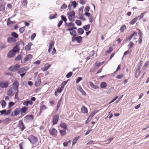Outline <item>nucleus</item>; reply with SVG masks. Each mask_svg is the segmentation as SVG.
Returning a JSON list of instances; mask_svg holds the SVG:
<instances>
[{"label": "nucleus", "mask_w": 149, "mask_h": 149, "mask_svg": "<svg viewBox=\"0 0 149 149\" xmlns=\"http://www.w3.org/2000/svg\"><path fill=\"white\" fill-rule=\"evenodd\" d=\"M59 119V116L57 114H55L53 118L52 123L53 125L56 124L58 121Z\"/></svg>", "instance_id": "nucleus-8"}, {"label": "nucleus", "mask_w": 149, "mask_h": 149, "mask_svg": "<svg viewBox=\"0 0 149 149\" xmlns=\"http://www.w3.org/2000/svg\"><path fill=\"white\" fill-rule=\"evenodd\" d=\"M60 126L64 129H65L67 128V125L64 123H61L60 125Z\"/></svg>", "instance_id": "nucleus-35"}, {"label": "nucleus", "mask_w": 149, "mask_h": 149, "mask_svg": "<svg viewBox=\"0 0 149 149\" xmlns=\"http://www.w3.org/2000/svg\"><path fill=\"white\" fill-rule=\"evenodd\" d=\"M134 45V43L132 42L131 41L128 45V47H129L128 49L130 50V49L133 47Z\"/></svg>", "instance_id": "nucleus-41"}, {"label": "nucleus", "mask_w": 149, "mask_h": 149, "mask_svg": "<svg viewBox=\"0 0 149 149\" xmlns=\"http://www.w3.org/2000/svg\"><path fill=\"white\" fill-rule=\"evenodd\" d=\"M8 21L7 22V25L8 26H11V24H14L15 23V21H12L10 20V18H8Z\"/></svg>", "instance_id": "nucleus-23"}, {"label": "nucleus", "mask_w": 149, "mask_h": 149, "mask_svg": "<svg viewBox=\"0 0 149 149\" xmlns=\"http://www.w3.org/2000/svg\"><path fill=\"white\" fill-rule=\"evenodd\" d=\"M28 139L32 144H35L38 142L37 138L33 135H31L28 138Z\"/></svg>", "instance_id": "nucleus-2"}, {"label": "nucleus", "mask_w": 149, "mask_h": 149, "mask_svg": "<svg viewBox=\"0 0 149 149\" xmlns=\"http://www.w3.org/2000/svg\"><path fill=\"white\" fill-rule=\"evenodd\" d=\"M138 20L136 17L132 19L130 22V24L131 25L134 24Z\"/></svg>", "instance_id": "nucleus-24"}, {"label": "nucleus", "mask_w": 149, "mask_h": 149, "mask_svg": "<svg viewBox=\"0 0 149 149\" xmlns=\"http://www.w3.org/2000/svg\"><path fill=\"white\" fill-rule=\"evenodd\" d=\"M49 133L51 135L56 137L57 135V131L54 128H53L51 131H49Z\"/></svg>", "instance_id": "nucleus-11"}, {"label": "nucleus", "mask_w": 149, "mask_h": 149, "mask_svg": "<svg viewBox=\"0 0 149 149\" xmlns=\"http://www.w3.org/2000/svg\"><path fill=\"white\" fill-rule=\"evenodd\" d=\"M27 4V0H24L22 2V7L26 8Z\"/></svg>", "instance_id": "nucleus-28"}, {"label": "nucleus", "mask_w": 149, "mask_h": 149, "mask_svg": "<svg viewBox=\"0 0 149 149\" xmlns=\"http://www.w3.org/2000/svg\"><path fill=\"white\" fill-rule=\"evenodd\" d=\"M16 54V53L12 50H10L8 53L7 56L9 58L14 57Z\"/></svg>", "instance_id": "nucleus-13"}, {"label": "nucleus", "mask_w": 149, "mask_h": 149, "mask_svg": "<svg viewBox=\"0 0 149 149\" xmlns=\"http://www.w3.org/2000/svg\"><path fill=\"white\" fill-rule=\"evenodd\" d=\"M104 63V61H102L101 62H99L97 64H95V67H98L99 66H100L103 65Z\"/></svg>", "instance_id": "nucleus-52"}, {"label": "nucleus", "mask_w": 149, "mask_h": 149, "mask_svg": "<svg viewBox=\"0 0 149 149\" xmlns=\"http://www.w3.org/2000/svg\"><path fill=\"white\" fill-rule=\"evenodd\" d=\"M28 109V108L26 107H24L20 109L21 113H25Z\"/></svg>", "instance_id": "nucleus-21"}, {"label": "nucleus", "mask_w": 149, "mask_h": 149, "mask_svg": "<svg viewBox=\"0 0 149 149\" xmlns=\"http://www.w3.org/2000/svg\"><path fill=\"white\" fill-rule=\"evenodd\" d=\"M77 32L79 35H81L84 33V31L82 29L79 28L77 29Z\"/></svg>", "instance_id": "nucleus-27"}, {"label": "nucleus", "mask_w": 149, "mask_h": 149, "mask_svg": "<svg viewBox=\"0 0 149 149\" xmlns=\"http://www.w3.org/2000/svg\"><path fill=\"white\" fill-rule=\"evenodd\" d=\"M81 112L84 114L88 113V111L87 108L85 106H83L81 108Z\"/></svg>", "instance_id": "nucleus-15"}, {"label": "nucleus", "mask_w": 149, "mask_h": 149, "mask_svg": "<svg viewBox=\"0 0 149 149\" xmlns=\"http://www.w3.org/2000/svg\"><path fill=\"white\" fill-rule=\"evenodd\" d=\"M141 73V71L140 70H136V74H135V77L136 78H138L139 77V74Z\"/></svg>", "instance_id": "nucleus-31"}, {"label": "nucleus", "mask_w": 149, "mask_h": 149, "mask_svg": "<svg viewBox=\"0 0 149 149\" xmlns=\"http://www.w3.org/2000/svg\"><path fill=\"white\" fill-rule=\"evenodd\" d=\"M67 6L64 3L61 6V9H65L66 8Z\"/></svg>", "instance_id": "nucleus-64"}, {"label": "nucleus", "mask_w": 149, "mask_h": 149, "mask_svg": "<svg viewBox=\"0 0 149 149\" xmlns=\"http://www.w3.org/2000/svg\"><path fill=\"white\" fill-rule=\"evenodd\" d=\"M18 127L20 130L22 131L25 129L24 125L23 122L21 120H19L18 122Z\"/></svg>", "instance_id": "nucleus-10"}, {"label": "nucleus", "mask_w": 149, "mask_h": 149, "mask_svg": "<svg viewBox=\"0 0 149 149\" xmlns=\"http://www.w3.org/2000/svg\"><path fill=\"white\" fill-rule=\"evenodd\" d=\"M14 105V103L13 102H10L9 103L8 105V107L9 108H10L12 106H13Z\"/></svg>", "instance_id": "nucleus-63"}, {"label": "nucleus", "mask_w": 149, "mask_h": 149, "mask_svg": "<svg viewBox=\"0 0 149 149\" xmlns=\"http://www.w3.org/2000/svg\"><path fill=\"white\" fill-rule=\"evenodd\" d=\"M90 24H88L87 25H86L83 26V28L86 31H88L90 28Z\"/></svg>", "instance_id": "nucleus-26"}, {"label": "nucleus", "mask_w": 149, "mask_h": 149, "mask_svg": "<svg viewBox=\"0 0 149 149\" xmlns=\"http://www.w3.org/2000/svg\"><path fill=\"white\" fill-rule=\"evenodd\" d=\"M68 82V81H63L61 84V87L62 88H64L65 86L66 85Z\"/></svg>", "instance_id": "nucleus-42"}, {"label": "nucleus", "mask_w": 149, "mask_h": 149, "mask_svg": "<svg viewBox=\"0 0 149 149\" xmlns=\"http://www.w3.org/2000/svg\"><path fill=\"white\" fill-rule=\"evenodd\" d=\"M36 34L35 33H33L32 34L31 37V40L32 41L33 40L34 38L36 36Z\"/></svg>", "instance_id": "nucleus-56"}, {"label": "nucleus", "mask_w": 149, "mask_h": 149, "mask_svg": "<svg viewBox=\"0 0 149 149\" xmlns=\"http://www.w3.org/2000/svg\"><path fill=\"white\" fill-rule=\"evenodd\" d=\"M20 112V108H16L14 111V114L13 115V113H12L11 116H16L18 115Z\"/></svg>", "instance_id": "nucleus-12"}, {"label": "nucleus", "mask_w": 149, "mask_h": 149, "mask_svg": "<svg viewBox=\"0 0 149 149\" xmlns=\"http://www.w3.org/2000/svg\"><path fill=\"white\" fill-rule=\"evenodd\" d=\"M107 86L106 83L105 82H102L100 85V87L102 88H104Z\"/></svg>", "instance_id": "nucleus-34"}, {"label": "nucleus", "mask_w": 149, "mask_h": 149, "mask_svg": "<svg viewBox=\"0 0 149 149\" xmlns=\"http://www.w3.org/2000/svg\"><path fill=\"white\" fill-rule=\"evenodd\" d=\"M89 83L91 87L92 88H93L95 89H97L98 88L97 85L94 84L91 81H90Z\"/></svg>", "instance_id": "nucleus-22"}, {"label": "nucleus", "mask_w": 149, "mask_h": 149, "mask_svg": "<svg viewBox=\"0 0 149 149\" xmlns=\"http://www.w3.org/2000/svg\"><path fill=\"white\" fill-rule=\"evenodd\" d=\"M1 103L2 107L3 108L5 107L6 105V102L4 100H3L1 101Z\"/></svg>", "instance_id": "nucleus-48"}, {"label": "nucleus", "mask_w": 149, "mask_h": 149, "mask_svg": "<svg viewBox=\"0 0 149 149\" xmlns=\"http://www.w3.org/2000/svg\"><path fill=\"white\" fill-rule=\"evenodd\" d=\"M98 112V110H95L91 113L89 117L92 118V117L97 113Z\"/></svg>", "instance_id": "nucleus-32"}, {"label": "nucleus", "mask_w": 149, "mask_h": 149, "mask_svg": "<svg viewBox=\"0 0 149 149\" xmlns=\"http://www.w3.org/2000/svg\"><path fill=\"white\" fill-rule=\"evenodd\" d=\"M79 138V136H77L72 141V145H73L75 144Z\"/></svg>", "instance_id": "nucleus-39"}, {"label": "nucleus", "mask_w": 149, "mask_h": 149, "mask_svg": "<svg viewBox=\"0 0 149 149\" xmlns=\"http://www.w3.org/2000/svg\"><path fill=\"white\" fill-rule=\"evenodd\" d=\"M33 57V56L31 54H28L26 55L24 60H22L21 63H24L25 62L30 61Z\"/></svg>", "instance_id": "nucleus-4"}, {"label": "nucleus", "mask_w": 149, "mask_h": 149, "mask_svg": "<svg viewBox=\"0 0 149 149\" xmlns=\"http://www.w3.org/2000/svg\"><path fill=\"white\" fill-rule=\"evenodd\" d=\"M72 74V72H68L66 75V77L67 78L70 77Z\"/></svg>", "instance_id": "nucleus-57"}, {"label": "nucleus", "mask_w": 149, "mask_h": 149, "mask_svg": "<svg viewBox=\"0 0 149 149\" xmlns=\"http://www.w3.org/2000/svg\"><path fill=\"white\" fill-rule=\"evenodd\" d=\"M6 47V45L5 43H0V48L1 49H4Z\"/></svg>", "instance_id": "nucleus-43"}, {"label": "nucleus", "mask_w": 149, "mask_h": 149, "mask_svg": "<svg viewBox=\"0 0 149 149\" xmlns=\"http://www.w3.org/2000/svg\"><path fill=\"white\" fill-rule=\"evenodd\" d=\"M113 138H110L107 140H105L104 141V142L105 143H110L111 141L113 139Z\"/></svg>", "instance_id": "nucleus-37"}, {"label": "nucleus", "mask_w": 149, "mask_h": 149, "mask_svg": "<svg viewBox=\"0 0 149 149\" xmlns=\"http://www.w3.org/2000/svg\"><path fill=\"white\" fill-rule=\"evenodd\" d=\"M75 23L78 26H80L81 24V20H76Z\"/></svg>", "instance_id": "nucleus-49"}, {"label": "nucleus", "mask_w": 149, "mask_h": 149, "mask_svg": "<svg viewBox=\"0 0 149 149\" xmlns=\"http://www.w3.org/2000/svg\"><path fill=\"white\" fill-rule=\"evenodd\" d=\"M74 17L71 15H68V18L71 22H73L74 21Z\"/></svg>", "instance_id": "nucleus-40"}, {"label": "nucleus", "mask_w": 149, "mask_h": 149, "mask_svg": "<svg viewBox=\"0 0 149 149\" xmlns=\"http://www.w3.org/2000/svg\"><path fill=\"white\" fill-rule=\"evenodd\" d=\"M17 73L22 78L25 75L26 72L25 71V68H22L19 70Z\"/></svg>", "instance_id": "nucleus-6"}, {"label": "nucleus", "mask_w": 149, "mask_h": 149, "mask_svg": "<svg viewBox=\"0 0 149 149\" xmlns=\"http://www.w3.org/2000/svg\"><path fill=\"white\" fill-rule=\"evenodd\" d=\"M77 29V28L76 27H71L70 28H68L66 29V30L70 31V34L71 36H73V37H75L77 35V32L74 29Z\"/></svg>", "instance_id": "nucleus-1"}, {"label": "nucleus", "mask_w": 149, "mask_h": 149, "mask_svg": "<svg viewBox=\"0 0 149 149\" xmlns=\"http://www.w3.org/2000/svg\"><path fill=\"white\" fill-rule=\"evenodd\" d=\"M75 14V13L74 11H71L70 13H67V15H71L74 17Z\"/></svg>", "instance_id": "nucleus-45"}, {"label": "nucleus", "mask_w": 149, "mask_h": 149, "mask_svg": "<svg viewBox=\"0 0 149 149\" xmlns=\"http://www.w3.org/2000/svg\"><path fill=\"white\" fill-rule=\"evenodd\" d=\"M82 40V37L81 36H79L76 37H72V41L73 42L76 41L77 43H79L81 42Z\"/></svg>", "instance_id": "nucleus-5"}, {"label": "nucleus", "mask_w": 149, "mask_h": 149, "mask_svg": "<svg viewBox=\"0 0 149 149\" xmlns=\"http://www.w3.org/2000/svg\"><path fill=\"white\" fill-rule=\"evenodd\" d=\"M133 36L131 35L129 37L126 38V39L125 40V42H127L128 41H130L133 38Z\"/></svg>", "instance_id": "nucleus-61"}, {"label": "nucleus", "mask_w": 149, "mask_h": 149, "mask_svg": "<svg viewBox=\"0 0 149 149\" xmlns=\"http://www.w3.org/2000/svg\"><path fill=\"white\" fill-rule=\"evenodd\" d=\"M61 19L63 20L64 22H66L67 21V18H66L65 16L62 15L61 16Z\"/></svg>", "instance_id": "nucleus-60"}, {"label": "nucleus", "mask_w": 149, "mask_h": 149, "mask_svg": "<svg viewBox=\"0 0 149 149\" xmlns=\"http://www.w3.org/2000/svg\"><path fill=\"white\" fill-rule=\"evenodd\" d=\"M19 85V83L18 81L15 80L13 84L12 88L14 89V90L15 91L16 90H18Z\"/></svg>", "instance_id": "nucleus-7"}, {"label": "nucleus", "mask_w": 149, "mask_h": 149, "mask_svg": "<svg viewBox=\"0 0 149 149\" xmlns=\"http://www.w3.org/2000/svg\"><path fill=\"white\" fill-rule=\"evenodd\" d=\"M131 52L132 50H129V49H128V50H127V51L124 52V54L123 57H124L126 55L131 53Z\"/></svg>", "instance_id": "nucleus-58"}, {"label": "nucleus", "mask_w": 149, "mask_h": 149, "mask_svg": "<svg viewBox=\"0 0 149 149\" xmlns=\"http://www.w3.org/2000/svg\"><path fill=\"white\" fill-rule=\"evenodd\" d=\"M65 23H66V24L67 25V26H68V28H71L70 27V26H72V27H74L75 26L74 24V23H72L71 22H69L68 24H67V23L66 22Z\"/></svg>", "instance_id": "nucleus-33"}, {"label": "nucleus", "mask_w": 149, "mask_h": 149, "mask_svg": "<svg viewBox=\"0 0 149 149\" xmlns=\"http://www.w3.org/2000/svg\"><path fill=\"white\" fill-rule=\"evenodd\" d=\"M62 99V98H61L59 100V101H58V104H57V109H58L59 108V107L60 106V104H61V102Z\"/></svg>", "instance_id": "nucleus-51"}, {"label": "nucleus", "mask_w": 149, "mask_h": 149, "mask_svg": "<svg viewBox=\"0 0 149 149\" xmlns=\"http://www.w3.org/2000/svg\"><path fill=\"white\" fill-rule=\"evenodd\" d=\"M148 65H149V61L146 62L144 64L143 66L142 67V69L144 70L145 69L147 66Z\"/></svg>", "instance_id": "nucleus-50"}, {"label": "nucleus", "mask_w": 149, "mask_h": 149, "mask_svg": "<svg viewBox=\"0 0 149 149\" xmlns=\"http://www.w3.org/2000/svg\"><path fill=\"white\" fill-rule=\"evenodd\" d=\"M14 91V89L12 88H10L7 92V94L9 96H10L12 95H13Z\"/></svg>", "instance_id": "nucleus-19"}, {"label": "nucleus", "mask_w": 149, "mask_h": 149, "mask_svg": "<svg viewBox=\"0 0 149 149\" xmlns=\"http://www.w3.org/2000/svg\"><path fill=\"white\" fill-rule=\"evenodd\" d=\"M20 50L19 46L18 44H17L13 49L12 50L16 53L17 52H18Z\"/></svg>", "instance_id": "nucleus-18"}, {"label": "nucleus", "mask_w": 149, "mask_h": 149, "mask_svg": "<svg viewBox=\"0 0 149 149\" xmlns=\"http://www.w3.org/2000/svg\"><path fill=\"white\" fill-rule=\"evenodd\" d=\"M59 132L61 136H63L66 133L65 130H61L59 131Z\"/></svg>", "instance_id": "nucleus-38"}, {"label": "nucleus", "mask_w": 149, "mask_h": 149, "mask_svg": "<svg viewBox=\"0 0 149 149\" xmlns=\"http://www.w3.org/2000/svg\"><path fill=\"white\" fill-rule=\"evenodd\" d=\"M47 109L46 107L44 104H42L40 108V113H41L42 111L45 110Z\"/></svg>", "instance_id": "nucleus-25"}, {"label": "nucleus", "mask_w": 149, "mask_h": 149, "mask_svg": "<svg viewBox=\"0 0 149 149\" xmlns=\"http://www.w3.org/2000/svg\"><path fill=\"white\" fill-rule=\"evenodd\" d=\"M33 118V117L32 115H27L25 117V119L29 121H32Z\"/></svg>", "instance_id": "nucleus-20"}, {"label": "nucleus", "mask_w": 149, "mask_h": 149, "mask_svg": "<svg viewBox=\"0 0 149 149\" xmlns=\"http://www.w3.org/2000/svg\"><path fill=\"white\" fill-rule=\"evenodd\" d=\"M72 5L73 6V8H75L77 6V3L75 1H73L72 2Z\"/></svg>", "instance_id": "nucleus-62"}, {"label": "nucleus", "mask_w": 149, "mask_h": 149, "mask_svg": "<svg viewBox=\"0 0 149 149\" xmlns=\"http://www.w3.org/2000/svg\"><path fill=\"white\" fill-rule=\"evenodd\" d=\"M90 9V7L89 6H86L84 9V11L86 12H88Z\"/></svg>", "instance_id": "nucleus-59"}, {"label": "nucleus", "mask_w": 149, "mask_h": 149, "mask_svg": "<svg viewBox=\"0 0 149 149\" xmlns=\"http://www.w3.org/2000/svg\"><path fill=\"white\" fill-rule=\"evenodd\" d=\"M6 109H3L2 111H0V113L2 115H4V116H6Z\"/></svg>", "instance_id": "nucleus-55"}, {"label": "nucleus", "mask_w": 149, "mask_h": 149, "mask_svg": "<svg viewBox=\"0 0 149 149\" xmlns=\"http://www.w3.org/2000/svg\"><path fill=\"white\" fill-rule=\"evenodd\" d=\"M16 40L15 38L12 37H9L8 38L7 42L9 43H12L16 42Z\"/></svg>", "instance_id": "nucleus-14"}, {"label": "nucleus", "mask_w": 149, "mask_h": 149, "mask_svg": "<svg viewBox=\"0 0 149 149\" xmlns=\"http://www.w3.org/2000/svg\"><path fill=\"white\" fill-rule=\"evenodd\" d=\"M20 65L19 64H16L13 66H11L8 68V70L11 72H15L17 71L20 67Z\"/></svg>", "instance_id": "nucleus-3"}, {"label": "nucleus", "mask_w": 149, "mask_h": 149, "mask_svg": "<svg viewBox=\"0 0 149 149\" xmlns=\"http://www.w3.org/2000/svg\"><path fill=\"white\" fill-rule=\"evenodd\" d=\"M50 67V65L48 64H45L44 66L41 68V70L43 71H45L47 70Z\"/></svg>", "instance_id": "nucleus-17"}, {"label": "nucleus", "mask_w": 149, "mask_h": 149, "mask_svg": "<svg viewBox=\"0 0 149 149\" xmlns=\"http://www.w3.org/2000/svg\"><path fill=\"white\" fill-rule=\"evenodd\" d=\"M11 35L15 38L18 37V35L15 32H12L11 33Z\"/></svg>", "instance_id": "nucleus-46"}, {"label": "nucleus", "mask_w": 149, "mask_h": 149, "mask_svg": "<svg viewBox=\"0 0 149 149\" xmlns=\"http://www.w3.org/2000/svg\"><path fill=\"white\" fill-rule=\"evenodd\" d=\"M146 13V12H145L144 13H142L140 14V15L139 16L136 17V18H137V19H139V20H140L141 18H142L144 16L145 14Z\"/></svg>", "instance_id": "nucleus-30"}, {"label": "nucleus", "mask_w": 149, "mask_h": 149, "mask_svg": "<svg viewBox=\"0 0 149 149\" xmlns=\"http://www.w3.org/2000/svg\"><path fill=\"white\" fill-rule=\"evenodd\" d=\"M126 27L125 25L122 26L120 28V31L122 32H123L124 30L126 29Z\"/></svg>", "instance_id": "nucleus-54"}, {"label": "nucleus", "mask_w": 149, "mask_h": 149, "mask_svg": "<svg viewBox=\"0 0 149 149\" xmlns=\"http://www.w3.org/2000/svg\"><path fill=\"white\" fill-rule=\"evenodd\" d=\"M25 26L21 27L19 29V32L21 33H22L24 31L25 29Z\"/></svg>", "instance_id": "nucleus-53"}, {"label": "nucleus", "mask_w": 149, "mask_h": 149, "mask_svg": "<svg viewBox=\"0 0 149 149\" xmlns=\"http://www.w3.org/2000/svg\"><path fill=\"white\" fill-rule=\"evenodd\" d=\"M5 6L2 3H0V10L3 11L5 10Z\"/></svg>", "instance_id": "nucleus-47"}, {"label": "nucleus", "mask_w": 149, "mask_h": 149, "mask_svg": "<svg viewBox=\"0 0 149 149\" xmlns=\"http://www.w3.org/2000/svg\"><path fill=\"white\" fill-rule=\"evenodd\" d=\"M57 15V14L56 13H55L54 15H51L49 16V18L50 19L55 18L56 17V16Z\"/></svg>", "instance_id": "nucleus-44"}, {"label": "nucleus", "mask_w": 149, "mask_h": 149, "mask_svg": "<svg viewBox=\"0 0 149 149\" xmlns=\"http://www.w3.org/2000/svg\"><path fill=\"white\" fill-rule=\"evenodd\" d=\"M22 56L21 54L18 55L15 58V61H19L22 58Z\"/></svg>", "instance_id": "nucleus-36"}, {"label": "nucleus", "mask_w": 149, "mask_h": 149, "mask_svg": "<svg viewBox=\"0 0 149 149\" xmlns=\"http://www.w3.org/2000/svg\"><path fill=\"white\" fill-rule=\"evenodd\" d=\"M8 86V81H1L0 82V87L1 88H6Z\"/></svg>", "instance_id": "nucleus-9"}, {"label": "nucleus", "mask_w": 149, "mask_h": 149, "mask_svg": "<svg viewBox=\"0 0 149 149\" xmlns=\"http://www.w3.org/2000/svg\"><path fill=\"white\" fill-rule=\"evenodd\" d=\"M54 45V42L52 40L50 42L49 46V49L48 51V52H50L51 50L52 49V47Z\"/></svg>", "instance_id": "nucleus-16"}, {"label": "nucleus", "mask_w": 149, "mask_h": 149, "mask_svg": "<svg viewBox=\"0 0 149 149\" xmlns=\"http://www.w3.org/2000/svg\"><path fill=\"white\" fill-rule=\"evenodd\" d=\"M41 82L40 79H38L36 80L35 83V85L36 86H38L41 84Z\"/></svg>", "instance_id": "nucleus-29"}]
</instances>
